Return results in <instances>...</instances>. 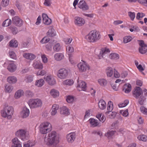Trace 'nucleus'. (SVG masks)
Returning a JSON list of instances; mask_svg holds the SVG:
<instances>
[{"label": "nucleus", "instance_id": "nucleus-1", "mask_svg": "<svg viewBox=\"0 0 147 147\" xmlns=\"http://www.w3.org/2000/svg\"><path fill=\"white\" fill-rule=\"evenodd\" d=\"M59 142V138L56 132L53 131L48 134L47 138L44 139V143L47 145L55 146Z\"/></svg>", "mask_w": 147, "mask_h": 147}, {"label": "nucleus", "instance_id": "nucleus-2", "mask_svg": "<svg viewBox=\"0 0 147 147\" xmlns=\"http://www.w3.org/2000/svg\"><path fill=\"white\" fill-rule=\"evenodd\" d=\"M101 37L100 34L98 31L93 30L90 31L85 38L89 42H94L100 40Z\"/></svg>", "mask_w": 147, "mask_h": 147}, {"label": "nucleus", "instance_id": "nucleus-3", "mask_svg": "<svg viewBox=\"0 0 147 147\" xmlns=\"http://www.w3.org/2000/svg\"><path fill=\"white\" fill-rule=\"evenodd\" d=\"M39 128L40 133L44 134H47L52 129L51 124L48 121L44 122L41 123Z\"/></svg>", "mask_w": 147, "mask_h": 147}, {"label": "nucleus", "instance_id": "nucleus-4", "mask_svg": "<svg viewBox=\"0 0 147 147\" xmlns=\"http://www.w3.org/2000/svg\"><path fill=\"white\" fill-rule=\"evenodd\" d=\"M13 109L10 106L7 105L5 107L3 110L1 111L2 116L4 118L7 117L9 119H10L13 115Z\"/></svg>", "mask_w": 147, "mask_h": 147}, {"label": "nucleus", "instance_id": "nucleus-5", "mask_svg": "<svg viewBox=\"0 0 147 147\" xmlns=\"http://www.w3.org/2000/svg\"><path fill=\"white\" fill-rule=\"evenodd\" d=\"M15 135L23 141L27 140L29 138L28 132L25 129H20L18 130L16 132Z\"/></svg>", "mask_w": 147, "mask_h": 147}, {"label": "nucleus", "instance_id": "nucleus-6", "mask_svg": "<svg viewBox=\"0 0 147 147\" xmlns=\"http://www.w3.org/2000/svg\"><path fill=\"white\" fill-rule=\"evenodd\" d=\"M28 104L31 108H34L41 107L42 102L38 98L31 99L28 101Z\"/></svg>", "mask_w": 147, "mask_h": 147}, {"label": "nucleus", "instance_id": "nucleus-7", "mask_svg": "<svg viewBox=\"0 0 147 147\" xmlns=\"http://www.w3.org/2000/svg\"><path fill=\"white\" fill-rule=\"evenodd\" d=\"M68 75V71L64 68L60 69L58 71L57 73V77L61 79L66 78Z\"/></svg>", "mask_w": 147, "mask_h": 147}, {"label": "nucleus", "instance_id": "nucleus-8", "mask_svg": "<svg viewBox=\"0 0 147 147\" xmlns=\"http://www.w3.org/2000/svg\"><path fill=\"white\" fill-rule=\"evenodd\" d=\"M138 41L140 46L139 49V52L143 54L146 53L147 51V45L144 43V41L142 40H138Z\"/></svg>", "mask_w": 147, "mask_h": 147}, {"label": "nucleus", "instance_id": "nucleus-9", "mask_svg": "<svg viewBox=\"0 0 147 147\" xmlns=\"http://www.w3.org/2000/svg\"><path fill=\"white\" fill-rule=\"evenodd\" d=\"M77 66L80 71H81L85 72L90 69L88 64L84 61L79 63Z\"/></svg>", "mask_w": 147, "mask_h": 147}, {"label": "nucleus", "instance_id": "nucleus-10", "mask_svg": "<svg viewBox=\"0 0 147 147\" xmlns=\"http://www.w3.org/2000/svg\"><path fill=\"white\" fill-rule=\"evenodd\" d=\"M44 79L46 82L50 85H54L56 83L55 79L54 77L52 76H47L44 77Z\"/></svg>", "mask_w": 147, "mask_h": 147}, {"label": "nucleus", "instance_id": "nucleus-11", "mask_svg": "<svg viewBox=\"0 0 147 147\" xmlns=\"http://www.w3.org/2000/svg\"><path fill=\"white\" fill-rule=\"evenodd\" d=\"M78 7L83 11H86L88 10L89 6L85 1L83 0H80L78 3Z\"/></svg>", "mask_w": 147, "mask_h": 147}, {"label": "nucleus", "instance_id": "nucleus-12", "mask_svg": "<svg viewBox=\"0 0 147 147\" xmlns=\"http://www.w3.org/2000/svg\"><path fill=\"white\" fill-rule=\"evenodd\" d=\"M86 84L82 81H78V85L77 87L78 90L79 91H85L86 88Z\"/></svg>", "mask_w": 147, "mask_h": 147}, {"label": "nucleus", "instance_id": "nucleus-13", "mask_svg": "<svg viewBox=\"0 0 147 147\" xmlns=\"http://www.w3.org/2000/svg\"><path fill=\"white\" fill-rule=\"evenodd\" d=\"M75 24L78 26H81L83 25L85 23L84 19L79 17H76L75 18Z\"/></svg>", "mask_w": 147, "mask_h": 147}, {"label": "nucleus", "instance_id": "nucleus-14", "mask_svg": "<svg viewBox=\"0 0 147 147\" xmlns=\"http://www.w3.org/2000/svg\"><path fill=\"white\" fill-rule=\"evenodd\" d=\"M12 19L13 23L17 26H20L23 24L22 20L18 17L15 16Z\"/></svg>", "mask_w": 147, "mask_h": 147}, {"label": "nucleus", "instance_id": "nucleus-15", "mask_svg": "<svg viewBox=\"0 0 147 147\" xmlns=\"http://www.w3.org/2000/svg\"><path fill=\"white\" fill-rule=\"evenodd\" d=\"M142 94V90L139 87H136L133 92V96L136 98H138Z\"/></svg>", "mask_w": 147, "mask_h": 147}, {"label": "nucleus", "instance_id": "nucleus-16", "mask_svg": "<svg viewBox=\"0 0 147 147\" xmlns=\"http://www.w3.org/2000/svg\"><path fill=\"white\" fill-rule=\"evenodd\" d=\"M76 134L74 132H71L67 134L66 136L67 140L69 143H72L76 138Z\"/></svg>", "mask_w": 147, "mask_h": 147}, {"label": "nucleus", "instance_id": "nucleus-17", "mask_svg": "<svg viewBox=\"0 0 147 147\" xmlns=\"http://www.w3.org/2000/svg\"><path fill=\"white\" fill-rule=\"evenodd\" d=\"M32 66L35 69H42L43 68V64L39 60H35L34 61L32 64Z\"/></svg>", "mask_w": 147, "mask_h": 147}, {"label": "nucleus", "instance_id": "nucleus-18", "mask_svg": "<svg viewBox=\"0 0 147 147\" xmlns=\"http://www.w3.org/2000/svg\"><path fill=\"white\" fill-rule=\"evenodd\" d=\"M42 21L44 24L46 25H49L51 23V20L49 18L47 15L45 13H42Z\"/></svg>", "mask_w": 147, "mask_h": 147}, {"label": "nucleus", "instance_id": "nucleus-19", "mask_svg": "<svg viewBox=\"0 0 147 147\" xmlns=\"http://www.w3.org/2000/svg\"><path fill=\"white\" fill-rule=\"evenodd\" d=\"M12 144L11 147H22L21 142L17 138L12 140Z\"/></svg>", "mask_w": 147, "mask_h": 147}, {"label": "nucleus", "instance_id": "nucleus-20", "mask_svg": "<svg viewBox=\"0 0 147 147\" xmlns=\"http://www.w3.org/2000/svg\"><path fill=\"white\" fill-rule=\"evenodd\" d=\"M30 114V111L26 107H24L21 113V115L23 118L28 117Z\"/></svg>", "mask_w": 147, "mask_h": 147}, {"label": "nucleus", "instance_id": "nucleus-21", "mask_svg": "<svg viewBox=\"0 0 147 147\" xmlns=\"http://www.w3.org/2000/svg\"><path fill=\"white\" fill-rule=\"evenodd\" d=\"M60 114L63 115H68L70 113L68 109L66 107L63 106L60 109Z\"/></svg>", "mask_w": 147, "mask_h": 147}, {"label": "nucleus", "instance_id": "nucleus-22", "mask_svg": "<svg viewBox=\"0 0 147 147\" xmlns=\"http://www.w3.org/2000/svg\"><path fill=\"white\" fill-rule=\"evenodd\" d=\"M7 69L10 72H13L16 70L17 66L13 63H9L7 67Z\"/></svg>", "mask_w": 147, "mask_h": 147}, {"label": "nucleus", "instance_id": "nucleus-23", "mask_svg": "<svg viewBox=\"0 0 147 147\" xmlns=\"http://www.w3.org/2000/svg\"><path fill=\"white\" fill-rule=\"evenodd\" d=\"M7 82L10 84H14L17 81V78L14 76H9L7 78Z\"/></svg>", "mask_w": 147, "mask_h": 147}, {"label": "nucleus", "instance_id": "nucleus-24", "mask_svg": "<svg viewBox=\"0 0 147 147\" xmlns=\"http://www.w3.org/2000/svg\"><path fill=\"white\" fill-rule=\"evenodd\" d=\"M89 121L92 127H94L97 126H100L97 120L94 119L90 118L89 120Z\"/></svg>", "mask_w": 147, "mask_h": 147}, {"label": "nucleus", "instance_id": "nucleus-25", "mask_svg": "<svg viewBox=\"0 0 147 147\" xmlns=\"http://www.w3.org/2000/svg\"><path fill=\"white\" fill-rule=\"evenodd\" d=\"M23 56L25 58L30 60H33L36 57L34 54L31 53H24Z\"/></svg>", "mask_w": 147, "mask_h": 147}, {"label": "nucleus", "instance_id": "nucleus-26", "mask_svg": "<svg viewBox=\"0 0 147 147\" xmlns=\"http://www.w3.org/2000/svg\"><path fill=\"white\" fill-rule=\"evenodd\" d=\"M50 94L53 98H55L59 96V92L57 90L54 89H53L50 90Z\"/></svg>", "mask_w": 147, "mask_h": 147}, {"label": "nucleus", "instance_id": "nucleus-27", "mask_svg": "<svg viewBox=\"0 0 147 147\" xmlns=\"http://www.w3.org/2000/svg\"><path fill=\"white\" fill-rule=\"evenodd\" d=\"M13 89V87L11 85L6 84L5 86V91L6 92L10 93Z\"/></svg>", "mask_w": 147, "mask_h": 147}, {"label": "nucleus", "instance_id": "nucleus-28", "mask_svg": "<svg viewBox=\"0 0 147 147\" xmlns=\"http://www.w3.org/2000/svg\"><path fill=\"white\" fill-rule=\"evenodd\" d=\"M45 83L44 80L42 79H40L37 80L35 83V85L38 87H41Z\"/></svg>", "mask_w": 147, "mask_h": 147}, {"label": "nucleus", "instance_id": "nucleus-29", "mask_svg": "<svg viewBox=\"0 0 147 147\" xmlns=\"http://www.w3.org/2000/svg\"><path fill=\"white\" fill-rule=\"evenodd\" d=\"M59 108V106L56 104L53 105L52 107V111L51 112V114L52 115H54L57 113V111Z\"/></svg>", "mask_w": 147, "mask_h": 147}, {"label": "nucleus", "instance_id": "nucleus-30", "mask_svg": "<svg viewBox=\"0 0 147 147\" xmlns=\"http://www.w3.org/2000/svg\"><path fill=\"white\" fill-rule=\"evenodd\" d=\"M24 92L23 90H19L17 91L15 93L14 95L15 98L18 99L24 95Z\"/></svg>", "mask_w": 147, "mask_h": 147}, {"label": "nucleus", "instance_id": "nucleus-31", "mask_svg": "<svg viewBox=\"0 0 147 147\" xmlns=\"http://www.w3.org/2000/svg\"><path fill=\"white\" fill-rule=\"evenodd\" d=\"M115 132L114 130H109L105 134V136L108 139H111L113 138Z\"/></svg>", "mask_w": 147, "mask_h": 147}, {"label": "nucleus", "instance_id": "nucleus-32", "mask_svg": "<svg viewBox=\"0 0 147 147\" xmlns=\"http://www.w3.org/2000/svg\"><path fill=\"white\" fill-rule=\"evenodd\" d=\"M55 59L57 61H60L64 58V55L62 53H57L54 55Z\"/></svg>", "mask_w": 147, "mask_h": 147}, {"label": "nucleus", "instance_id": "nucleus-33", "mask_svg": "<svg viewBox=\"0 0 147 147\" xmlns=\"http://www.w3.org/2000/svg\"><path fill=\"white\" fill-rule=\"evenodd\" d=\"M99 108L101 110L104 109L106 107V104L105 101L103 100H101L98 102Z\"/></svg>", "mask_w": 147, "mask_h": 147}, {"label": "nucleus", "instance_id": "nucleus-34", "mask_svg": "<svg viewBox=\"0 0 147 147\" xmlns=\"http://www.w3.org/2000/svg\"><path fill=\"white\" fill-rule=\"evenodd\" d=\"M131 86L130 84H125L123 89V91L126 93H128L131 91Z\"/></svg>", "mask_w": 147, "mask_h": 147}, {"label": "nucleus", "instance_id": "nucleus-35", "mask_svg": "<svg viewBox=\"0 0 147 147\" xmlns=\"http://www.w3.org/2000/svg\"><path fill=\"white\" fill-rule=\"evenodd\" d=\"M35 144L34 142L32 140H29L24 143L23 147H32Z\"/></svg>", "mask_w": 147, "mask_h": 147}, {"label": "nucleus", "instance_id": "nucleus-36", "mask_svg": "<svg viewBox=\"0 0 147 147\" xmlns=\"http://www.w3.org/2000/svg\"><path fill=\"white\" fill-rule=\"evenodd\" d=\"M98 82L99 84L102 86H105L107 84V81L106 79L103 78L99 79Z\"/></svg>", "mask_w": 147, "mask_h": 147}, {"label": "nucleus", "instance_id": "nucleus-37", "mask_svg": "<svg viewBox=\"0 0 147 147\" xmlns=\"http://www.w3.org/2000/svg\"><path fill=\"white\" fill-rule=\"evenodd\" d=\"M34 76L32 75H26L25 78L24 80L26 83H30L33 81Z\"/></svg>", "mask_w": 147, "mask_h": 147}, {"label": "nucleus", "instance_id": "nucleus-38", "mask_svg": "<svg viewBox=\"0 0 147 147\" xmlns=\"http://www.w3.org/2000/svg\"><path fill=\"white\" fill-rule=\"evenodd\" d=\"M107 76L108 77H111L113 74V69L110 67H107L106 70Z\"/></svg>", "mask_w": 147, "mask_h": 147}, {"label": "nucleus", "instance_id": "nucleus-39", "mask_svg": "<svg viewBox=\"0 0 147 147\" xmlns=\"http://www.w3.org/2000/svg\"><path fill=\"white\" fill-rule=\"evenodd\" d=\"M109 57L112 60H117L119 58V56L117 53H112L110 54Z\"/></svg>", "mask_w": 147, "mask_h": 147}, {"label": "nucleus", "instance_id": "nucleus-40", "mask_svg": "<svg viewBox=\"0 0 147 147\" xmlns=\"http://www.w3.org/2000/svg\"><path fill=\"white\" fill-rule=\"evenodd\" d=\"M74 83L73 80L68 79L62 82V84L63 85L71 86Z\"/></svg>", "mask_w": 147, "mask_h": 147}, {"label": "nucleus", "instance_id": "nucleus-41", "mask_svg": "<svg viewBox=\"0 0 147 147\" xmlns=\"http://www.w3.org/2000/svg\"><path fill=\"white\" fill-rule=\"evenodd\" d=\"M9 46L12 47H17L18 46L17 41L14 39L12 40L9 42Z\"/></svg>", "mask_w": 147, "mask_h": 147}, {"label": "nucleus", "instance_id": "nucleus-42", "mask_svg": "<svg viewBox=\"0 0 147 147\" xmlns=\"http://www.w3.org/2000/svg\"><path fill=\"white\" fill-rule=\"evenodd\" d=\"M47 34L48 36L52 37L56 35V32L53 29H52L49 30Z\"/></svg>", "mask_w": 147, "mask_h": 147}, {"label": "nucleus", "instance_id": "nucleus-43", "mask_svg": "<svg viewBox=\"0 0 147 147\" xmlns=\"http://www.w3.org/2000/svg\"><path fill=\"white\" fill-rule=\"evenodd\" d=\"M11 23V21L10 19H7L3 22L2 26L4 27H7L10 25Z\"/></svg>", "mask_w": 147, "mask_h": 147}, {"label": "nucleus", "instance_id": "nucleus-44", "mask_svg": "<svg viewBox=\"0 0 147 147\" xmlns=\"http://www.w3.org/2000/svg\"><path fill=\"white\" fill-rule=\"evenodd\" d=\"M68 54L69 55H71V53L73 52L74 51V49L72 46H67L66 48Z\"/></svg>", "mask_w": 147, "mask_h": 147}, {"label": "nucleus", "instance_id": "nucleus-45", "mask_svg": "<svg viewBox=\"0 0 147 147\" xmlns=\"http://www.w3.org/2000/svg\"><path fill=\"white\" fill-rule=\"evenodd\" d=\"M109 50L108 49H103L100 51L99 55L100 57L101 56L102 57H103L104 55H105L106 53L108 52Z\"/></svg>", "mask_w": 147, "mask_h": 147}, {"label": "nucleus", "instance_id": "nucleus-46", "mask_svg": "<svg viewBox=\"0 0 147 147\" xmlns=\"http://www.w3.org/2000/svg\"><path fill=\"white\" fill-rule=\"evenodd\" d=\"M138 139L140 140H141L144 142L147 141V137L145 135H140L138 136Z\"/></svg>", "mask_w": 147, "mask_h": 147}, {"label": "nucleus", "instance_id": "nucleus-47", "mask_svg": "<svg viewBox=\"0 0 147 147\" xmlns=\"http://www.w3.org/2000/svg\"><path fill=\"white\" fill-rule=\"evenodd\" d=\"M61 46L59 43L55 44L53 47L54 50L56 51H58L61 49Z\"/></svg>", "mask_w": 147, "mask_h": 147}, {"label": "nucleus", "instance_id": "nucleus-48", "mask_svg": "<svg viewBox=\"0 0 147 147\" xmlns=\"http://www.w3.org/2000/svg\"><path fill=\"white\" fill-rule=\"evenodd\" d=\"M138 100V102L139 104L142 105H143L145 100V97L143 96H141Z\"/></svg>", "mask_w": 147, "mask_h": 147}, {"label": "nucleus", "instance_id": "nucleus-49", "mask_svg": "<svg viewBox=\"0 0 147 147\" xmlns=\"http://www.w3.org/2000/svg\"><path fill=\"white\" fill-rule=\"evenodd\" d=\"M113 109V103L111 101H109L108 104L107 110L108 112L111 111Z\"/></svg>", "mask_w": 147, "mask_h": 147}, {"label": "nucleus", "instance_id": "nucleus-50", "mask_svg": "<svg viewBox=\"0 0 147 147\" xmlns=\"http://www.w3.org/2000/svg\"><path fill=\"white\" fill-rule=\"evenodd\" d=\"M132 39V37L130 36H127L124 38L123 42L124 43H127L130 42Z\"/></svg>", "mask_w": 147, "mask_h": 147}, {"label": "nucleus", "instance_id": "nucleus-51", "mask_svg": "<svg viewBox=\"0 0 147 147\" xmlns=\"http://www.w3.org/2000/svg\"><path fill=\"white\" fill-rule=\"evenodd\" d=\"M74 98L71 96H68L66 98L67 102L69 103H72L74 102Z\"/></svg>", "mask_w": 147, "mask_h": 147}, {"label": "nucleus", "instance_id": "nucleus-52", "mask_svg": "<svg viewBox=\"0 0 147 147\" xmlns=\"http://www.w3.org/2000/svg\"><path fill=\"white\" fill-rule=\"evenodd\" d=\"M9 55L10 57L14 59H16V55L15 52L13 51H10L9 52Z\"/></svg>", "mask_w": 147, "mask_h": 147}, {"label": "nucleus", "instance_id": "nucleus-53", "mask_svg": "<svg viewBox=\"0 0 147 147\" xmlns=\"http://www.w3.org/2000/svg\"><path fill=\"white\" fill-rule=\"evenodd\" d=\"M9 0H2L1 2V4L3 7L7 6L9 3Z\"/></svg>", "mask_w": 147, "mask_h": 147}, {"label": "nucleus", "instance_id": "nucleus-54", "mask_svg": "<svg viewBox=\"0 0 147 147\" xmlns=\"http://www.w3.org/2000/svg\"><path fill=\"white\" fill-rule=\"evenodd\" d=\"M129 102V101L128 100H125L124 101L123 103L119 104V107L120 108H122V107H125L128 104Z\"/></svg>", "mask_w": 147, "mask_h": 147}, {"label": "nucleus", "instance_id": "nucleus-55", "mask_svg": "<svg viewBox=\"0 0 147 147\" xmlns=\"http://www.w3.org/2000/svg\"><path fill=\"white\" fill-rule=\"evenodd\" d=\"M105 114L106 115H107L109 114V116H110L111 115V116L110 117L111 118H114L116 115V113L115 112H111V111L110 112H106Z\"/></svg>", "mask_w": 147, "mask_h": 147}, {"label": "nucleus", "instance_id": "nucleus-56", "mask_svg": "<svg viewBox=\"0 0 147 147\" xmlns=\"http://www.w3.org/2000/svg\"><path fill=\"white\" fill-rule=\"evenodd\" d=\"M50 40V39L47 37H45L43 38L40 41L42 44H44L48 42Z\"/></svg>", "mask_w": 147, "mask_h": 147}, {"label": "nucleus", "instance_id": "nucleus-57", "mask_svg": "<svg viewBox=\"0 0 147 147\" xmlns=\"http://www.w3.org/2000/svg\"><path fill=\"white\" fill-rule=\"evenodd\" d=\"M120 113L124 117H127L129 114L128 110L127 109L125 111L121 110L120 111Z\"/></svg>", "mask_w": 147, "mask_h": 147}, {"label": "nucleus", "instance_id": "nucleus-58", "mask_svg": "<svg viewBox=\"0 0 147 147\" xmlns=\"http://www.w3.org/2000/svg\"><path fill=\"white\" fill-rule=\"evenodd\" d=\"M46 73V71L44 70H39L36 72V74L37 76H42L45 75Z\"/></svg>", "mask_w": 147, "mask_h": 147}, {"label": "nucleus", "instance_id": "nucleus-59", "mask_svg": "<svg viewBox=\"0 0 147 147\" xmlns=\"http://www.w3.org/2000/svg\"><path fill=\"white\" fill-rule=\"evenodd\" d=\"M128 16H129L131 19L132 20H133L135 17V14L134 12H129L128 13Z\"/></svg>", "mask_w": 147, "mask_h": 147}, {"label": "nucleus", "instance_id": "nucleus-60", "mask_svg": "<svg viewBox=\"0 0 147 147\" xmlns=\"http://www.w3.org/2000/svg\"><path fill=\"white\" fill-rule=\"evenodd\" d=\"M42 62L44 63H46L48 62V59L46 56L45 54L42 55L41 56Z\"/></svg>", "mask_w": 147, "mask_h": 147}, {"label": "nucleus", "instance_id": "nucleus-61", "mask_svg": "<svg viewBox=\"0 0 147 147\" xmlns=\"http://www.w3.org/2000/svg\"><path fill=\"white\" fill-rule=\"evenodd\" d=\"M145 15L144 13H137L136 18L138 20H140L141 18H142Z\"/></svg>", "mask_w": 147, "mask_h": 147}, {"label": "nucleus", "instance_id": "nucleus-62", "mask_svg": "<svg viewBox=\"0 0 147 147\" xmlns=\"http://www.w3.org/2000/svg\"><path fill=\"white\" fill-rule=\"evenodd\" d=\"M141 112L143 114L147 115V109L145 107L142 106L140 108Z\"/></svg>", "mask_w": 147, "mask_h": 147}, {"label": "nucleus", "instance_id": "nucleus-63", "mask_svg": "<svg viewBox=\"0 0 147 147\" xmlns=\"http://www.w3.org/2000/svg\"><path fill=\"white\" fill-rule=\"evenodd\" d=\"M138 2L140 4L147 6V0H137Z\"/></svg>", "mask_w": 147, "mask_h": 147}, {"label": "nucleus", "instance_id": "nucleus-64", "mask_svg": "<svg viewBox=\"0 0 147 147\" xmlns=\"http://www.w3.org/2000/svg\"><path fill=\"white\" fill-rule=\"evenodd\" d=\"M26 94L27 96L30 97H32L34 95V94L33 92L29 90L26 91Z\"/></svg>", "mask_w": 147, "mask_h": 147}]
</instances>
